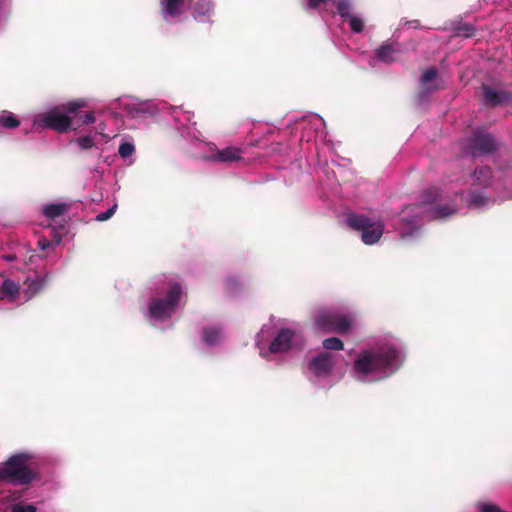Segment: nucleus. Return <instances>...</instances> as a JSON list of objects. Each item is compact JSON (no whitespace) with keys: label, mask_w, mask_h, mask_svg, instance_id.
Here are the masks:
<instances>
[{"label":"nucleus","mask_w":512,"mask_h":512,"mask_svg":"<svg viewBox=\"0 0 512 512\" xmlns=\"http://www.w3.org/2000/svg\"><path fill=\"white\" fill-rule=\"evenodd\" d=\"M469 196V205L474 208H480L486 205L489 201V199L482 192L472 191Z\"/></svg>","instance_id":"23"},{"label":"nucleus","mask_w":512,"mask_h":512,"mask_svg":"<svg viewBox=\"0 0 512 512\" xmlns=\"http://www.w3.org/2000/svg\"><path fill=\"white\" fill-rule=\"evenodd\" d=\"M438 75V71L434 67H430L427 70L424 71V73L421 76V83L423 85H427L429 82L434 80Z\"/></svg>","instance_id":"29"},{"label":"nucleus","mask_w":512,"mask_h":512,"mask_svg":"<svg viewBox=\"0 0 512 512\" xmlns=\"http://www.w3.org/2000/svg\"><path fill=\"white\" fill-rule=\"evenodd\" d=\"M220 337V330L217 328L204 329L203 340L208 345L217 343Z\"/></svg>","instance_id":"24"},{"label":"nucleus","mask_w":512,"mask_h":512,"mask_svg":"<svg viewBox=\"0 0 512 512\" xmlns=\"http://www.w3.org/2000/svg\"><path fill=\"white\" fill-rule=\"evenodd\" d=\"M94 122H95V116H94L93 112H88L81 118V125H88V124H92Z\"/></svg>","instance_id":"32"},{"label":"nucleus","mask_w":512,"mask_h":512,"mask_svg":"<svg viewBox=\"0 0 512 512\" xmlns=\"http://www.w3.org/2000/svg\"><path fill=\"white\" fill-rule=\"evenodd\" d=\"M135 151V147L130 142H123L120 144L118 153L122 158H127L131 156Z\"/></svg>","instance_id":"28"},{"label":"nucleus","mask_w":512,"mask_h":512,"mask_svg":"<svg viewBox=\"0 0 512 512\" xmlns=\"http://www.w3.org/2000/svg\"><path fill=\"white\" fill-rule=\"evenodd\" d=\"M86 106L87 102L84 99L70 100L38 114L34 119V125L37 128H46L61 134L67 133L73 129V118L70 114H76Z\"/></svg>","instance_id":"1"},{"label":"nucleus","mask_w":512,"mask_h":512,"mask_svg":"<svg viewBox=\"0 0 512 512\" xmlns=\"http://www.w3.org/2000/svg\"><path fill=\"white\" fill-rule=\"evenodd\" d=\"M481 512H502L501 509L494 504H483L480 508Z\"/></svg>","instance_id":"33"},{"label":"nucleus","mask_w":512,"mask_h":512,"mask_svg":"<svg viewBox=\"0 0 512 512\" xmlns=\"http://www.w3.org/2000/svg\"><path fill=\"white\" fill-rule=\"evenodd\" d=\"M322 345L327 350H342L344 348L342 340L337 337L324 339Z\"/></svg>","instance_id":"25"},{"label":"nucleus","mask_w":512,"mask_h":512,"mask_svg":"<svg viewBox=\"0 0 512 512\" xmlns=\"http://www.w3.org/2000/svg\"><path fill=\"white\" fill-rule=\"evenodd\" d=\"M242 150L238 147H226L224 149L217 150L211 157L215 162H234L241 159Z\"/></svg>","instance_id":"12"},{"label":"nucleus","mask_w":512,"mask_h":512,"mask_svg":"<svg viewBox=\"0 0 512 512\" xmlns=\"http://www.w3.org/2000/svg\"><path fill=\"white\" fill-rule=\"evenodd\" d=\"M163 12L170 17H177L182 13L184 0H161Z\"/></svg>","instance_id":"16"},{"label":"nucleus","mask_w":512,"mask_h":512,"mask_svg":"<svg viewBox=\"0 0 512 512\" xmlns=\"http://www.w3.org/2000/svg\"><path fill=\"white\" fill-rule=\"evenodd\" d=\"M293 336L294 332L292 330L287 328L281 329L274 340L271 342L269 350L272 353L287 351L290 348Z\"/></svg>","instance_id":"11"},{"label":"nucleus","mask_w":512,"mask_h":512,"mask_svg":"<svg viewBox=\"0 0 512 512\" xmlns=\"http://www.w3.org/2000/svg\"><path fill=\"white\" fill-rule=\"evenodd\" d=\"M497 139L485 128H477L466 142V151L473 157L489 155L498 149Z\"/></svg>","instance_id":"6"},{"label":"nucleus","mask_w":512,"mask_h":512,"mask_svg":"<svg viewBox=\"0 0 512 512\" xmlns=\"http://www.w3.org/2000/svg\"><path fill=\"white\" fill-rule=\"evenodd\" d=\"M346 223L353 230L362 232L361 238L366 245L378 242L384 232L381 222H374L369 217L357 213H349Z\"/></svg>","instance_id":"3"},{"label":"nucleus","mask_w":512,"mask_h":512,"mask_svg":"<svg viewBox=\"0 0 512 512\" xmlns=\"http://www.w3.org/2000/svg\"><path fill=\"white\" fill-rule=\"evenodd\" d=\"M334 3L336 5L338 14L342 18L348 19L350 16H352V14H351L352 4H351L350 0H334Z\"/></svg>","instance_id":"22"},{"label":"nucleus","mask_w":512,"mask_h":512,"mask_svg":"<svg viewBox=\"0 0 512 512\" xmlns=\"http://www.w3.org/2000/svg\"><path fill=\"white\" fill-rule=\"evenodd\" d=\"M25 284L27 286L28 296L32 297L46 286L47 278L39 276H36L35 278L28 277L25 281Z\"/></svg>","instance_id":"18"},{"label":"nucleus","mask_w":512,"mask_h":512,"mask_svg":"<svg viewBox=\"0 0 512 512\" xmlns=\"http://www.w3.org/2000/svg\"><path fill=\"white\" fill-rule=\"evenodd\" d=\"M400 352L391 347H380L376 351H363L354 362V370L367 376L376 371L394 372L399 367Z\"/></svg>","instance_id":"2"},{"label":"nucleus","mask_w":512,"mask_h":512,"mask_svg":"<svg viewBox=\"0 0 512 512\" xmlns=\"http://www.w3.org/2000/svg\"><path fill=\"white\" fill-rule=\"evenodd\" d=\"M333 366V355L328 352L320 353L309 363V369L317 376L329 374Z\"/></svg>","instance_id":"9"},{"label":"nucleus","mask_w":512,"mask_h":512,"mask_svg":"<svg viewBox=\"0 0 512 512\" xmlns=\"http://www.w3.org/2000/svg\"><path fill=\"white\" fill-rule=\"evenodd\" d=\"M20 124V121L17 117L11 112H5L0 115V127L6 129H14L17 128Z\"/></svg>","instance_id":"21"},{"label":"nucleus","mask_w":512,"mask_h":512,"mask_svg":"<svg viewBox=\"0 0 512 512\" xmlns=\"http://www.w3.org/2000/svg\"><path fill=\"white\" fill-rule=\"evenodd\" d=\"M397 52L392 44L384 43L376 50V57L384 63H392L396 60Z\"/></svg>","instance_id":"14"},{"label":"nucleus","mask_w":512,"mask_h":512,"mask_svg":"<svg viewBox=\"0 0 512 512\" xmlns=\"http://www.w3.org/2000/svg\"><path fill=\"white\" fill-rule=\"evenodd\" d=\"M315 325L325 333H347L352 326V319L338 313H322L315 319Z\"/></svg>","instance_id":"7"},{"label":"nucleus","mask_w":512,"mask_h":512,"mask_svg":"<svg viewBox=\"0 0 512 512\" xmlns=\"http://www.w3.org/2000/svg\"><path fill=\"white\" fill-rule=\"evenodd\" d=\"M37 245L41 250H46L51 246V242L46 238H41L38 240Z\"/></svg>","instance_id":"35"},{"label":"nucleus","mask_w":512,"mask_h":512,"mask_svg":"<svg viewBox=\"0 0 512 512\" xmlns=\"http://www.w3.org/2000/svg\"><path fill=\"white\" fill-rule=\"evenodd\" d=\"M475 27L470 23H460L454 27L453 33L457 37L470 38L475 34Z\"/></svg>","instance_id":"20"},{"label":"nucleus","mask_w":512,"mask_h":512,"mask_svg":"<svg viewBox=\"0 0 512 512\" xmlns=\"http://www.w3.org/2000/svg\"><path fill=\"white\" fill-rule=\"evenodd\" d=\"M328 0H308V5L312 9H317L322 3H326Z\"/></svg>","instance_id":"36"},{"label":"nucleus","mask_w":512,"mask_h":512,"mask_svg":"<svg viewBox=\"0 0 512 512\" xmlns=\"http://www.w3.org/2000/svg\"><path fill=\"white\" fill-rule=\"evenodd\" d=\"M481 89H482V94H483L485 103L492 107L499 106V105L506 103L512 99V93L503 91V90H501V91L494 90L492 87H490L487 84H483Z\"/></svg>","instance_id":"10"},{"label":"nucleus","mask_w":512,"mask_h":512,"mask_svg":"<svg viewBox=\"0 0 512 512\" xmlns=\"http://www.w3.org/2000/svg\"><path fill=\"white\" fill-rule=\"evenodd\" d=\"M74 142L82 150H88V149H91V148H93L95 146L94 139L91 136H89V135L76 138L74 140Z\"/></svg>","instance_id":"26"},{"label":"nucleus","mask_w":512,"mask_h":512,"mask_svg":"<svg viewBox=\"0 0 512 512\" xmlns=\"http://www.w3.org/2000/svg\"><path fill=\"white\" fill-rule=\"evenodd\" d=\"M117 205H113L111 208L107 209L105 212H101L96 216V220L99 222H104L110 219L114 213L116 212Z\"/></svg>","instance_id":"30"},{"label":"nucleus","mask_w":512,"mask_h":512,"mask_svg":"<svg viewBox=\"0 0 512 512\" xmlns=\"http://www.w3.org/2000/svg\"><path fill=\"white\" fill-rule=\"evenodd\" d=\"M474 176L480 185L488 186L491 183L492 170L489 166H483L475 169Z\"/></svg>","instance_id":"19"},{"label":"nucleus","mask_w":512,"mask_h":512,"mask_svg":"<svg viewBox=\"0 0 512 512\" xmlns=\"http://www.w3.org/2000/svg\"><path fill=\"white\" fill-rule=\"evenodd\" d=\"M441 193L434 187L427 189L422 196L420 206L433 205L429 211L431 217L434 219H444L448 216L453 215L456 212V206L454 204H437L441 200Z\"/></svg>","instance_id":"8"},{"label":"nucleus","mask_w":512,"mask_h":512,"mask_svg":"<svg viewBox=\"0 0 512 512\" xmlns=\"http://www.w3.org/2000/svg\"><path fill=\"white\" fill-rule=\"evenodd\" d=\"M349 20V26H350V29L354 32V33H360L363 31L364 29V22L361 18L357 17V16H350L348 18Z\"/></svg>","instance_id":"27"},{"label":"nucleus","mask_w":512,"mask_h":512,"mask_svg":"<svg viewBox=\"0 0 512 512\" xmlns=\"http://www.w3.org/2000/svg\"><path fill=\"white\" fill-rule=\"evenodd\" d=\"M191 10L195 18L209 16L213 11V4L210 0H196L191 3Z\"/></svg>","instance_id":"15"},{"label":"nucleus","mask_w":512,"mask_h":512,"mask_svg":"<svg viewBox=\"0 0 512 512\" xmlns=\"http://www.w3.org/2000/svg\"><path fill=\"white\" fill-rule=\"evenodd\" d=\"M135 111L136 113L148 114L150 116H153L156 113V109L154 107L137 108Z\"/></svg>","instance_id":"34"},{"label":"nucleus","mask_w":512,"mask_h":512,"mask_svg":"<svg viewBox=\"0 0 512 512\" xmlns=\"http://www.w3.org/2000/svg\"><path fill=\"white\" fill-rule=\"evenodd\" d=\"M69 208L70 205L67 203H52L46 205L42 212L47 218L54 219L62 216Z\"/></svg>","instance_id":"17"},{"label":"nucleus","mask_w":512,"mask_h":512,"mask_svg":"<svg viewBox=\"0 0 512 512\" xmlns=\"http://www.w3.org/2000/svg\"><path fill=\"white\" fill-rule=\"evenodd\" d=\"M182 295V287L179 283L170 284L164 299L153 298L149 304V314L152 318L161 320L168 318L175 311Z\"/></svg>","instance_id":"4"},{"label":"nucleus","mask_w":512,"mask_h":512,"mask_svg":"<svg viewBox=\"0 0 512 512\" xmlns=\"http://www.w3.org/2000/svg\"><path fill=\"white\" fill-rule=\"evenodd\" d=\"M0 479L9 480L14 484L27 485L33 481L34 473L25 465L23 455H15L0 468Z\"/></svg>","instance_id":"5"},{"label":"nucleus","mask_w":512,"mask_h":512,"mask_svg":"<svg viewBox=\"0 0 512 512\" xmlns=\"http://www.w3.org/2000/svg\"><path fill=\"white\" fill-rule=\"evenodd\" d=\"M19 285L11 279H5L0 287L1 298L14 301L19 295Z\"/></svg>","instance_id":"13"},{"label":"nucleus","mask_w":512,"mask_h":512,"mask_svg":"<svg viewBox=\"0 0 512 512\" xmlns=\"http://www.w3.org/2000/svg\"><path fill=\"white\" fill-rule=\"evenodd\" d=\"M12 512H36V507L32 504H14L11 507Z\"/></svg>","instance_id":"31"}]
</instances>
